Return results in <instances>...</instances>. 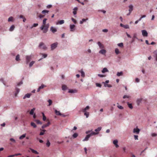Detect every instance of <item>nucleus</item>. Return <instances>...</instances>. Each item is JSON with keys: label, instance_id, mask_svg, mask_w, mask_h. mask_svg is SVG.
I'll use <instances>...</instances> for the list:
<instances>
[{"label": "nucleus", "instance_id": "obj_1", "mask_svg": "<svg viewBox=\"0 0 157 157\" xmlns=\"http://www.w3.org/2000/svg\"><path fill=\"white\" fill-rule=\"evenodd\" d=\"M47 21V19L44 18L42 21V25L40 27V29L43 31V33H46L48 31V29L49 25V24H46V21Z\"/></svg>", "mask_w": 157, "mask_h": 157}, {"label": "nucleus", "instance_id": "obj_2", "mask_svg": "<svg viewBox=\"0 0 157 157\" xmlns=\"http://www.w3.org/2000/svg\"><path fill=\"white\" fill-rule=\"evenodd\" d=\"M89 106H87L85 108L82 109V110H81V111L84 113V115L86 116V118H88L89 116V113L86 111L89 110Z\"/></svg>", "mask_w": 157, "mask_h": 157}, {"label": "nucleus", "instance_id": "obj_3", "mask_svg": "<svg viewBox=\"0 0 157 157\" xmlns=\"http://www.w3.org/2000/svg\"><path fill=\"white\" fill-rule=\"evenodd\" d=\"M98 134V132H92L91 133H90L89 134H88V135L86 136V137H85V138H84V139H83V141H86L88 140V139H89V138H90V137L93 135H97Z\"/></svg>", "mask_w": 157, "mask_h": 157}, {"label": "nucleus", "instance_id": "obj_4", "mask_svg": "<svg viewBox=\"0 0 157 157\" xmlns=\"http://www.w3.org/2000/svg\"><path fill=\"white\" fill-rule=\"evenodd\" d=\"M39 47L40 49H42L44 50H45L47 49V47H46L45 45L43 42H40L39 45Z\"/></svg>", "mask_w": 157, "mask_h": 157}, {"label": "nucleus", "instance_id": "obj_5", "mask_svg": "<svg viewBox=\"0 0 157 157\" xmlns=\"http://www.w3.org/2000/svg\"><path fill=\"white\" fill-rule=\"evenodd\" d=\"M47 121H48L47 123L46 124H43V125L42 126V127H41V128L42 129H44V128L49 126V125H50V122H49L48 119L47 120Z\"/></svg>", "mask_w": 157, "mask_h": 157}, {"label": "nucleus", "instance_id": "obj_6", "mask_svg": "<svg viewBox=\"0 0 157 157\" xmlns=\"http://www.w3.org/2000/svg\"><path fill=\"white\" fill-rule=\"evenodd\" d=\"M57 43H56L54 44H53L51 45V50H53L55 49L56 47H57Z\"/></svg>", "mask_w": 157, "mask_h": 157}, {"label": "nucleus", "instance_id": "obj_7", "mask_svg": "<svg viewBox=\"0 0 157 157\" xmlns=\"http://www.w3.org/2000/svg\"><path fill=\"white\" fill-rule=\"evenodd\" d=\"M142 35L144 36H147V33L145 30H142Z\"/></svg>", "mask_w": 157, "mask_h": 157}, {"label": "nucleus", "instance_id": "obj_8", "mask_svg": "<svg viewBox=\"0 0 157 157\" xmlns=\"http://www.w3.org/2000/svg\"><path fill=\"white\" fill-rule=\"evenodd\" d=\"M26 62H27V63H28L30 62V60L31 59V56H26Z\"/></svg>", "mask_w": 157, "mask_h": 157}, {"label": "nucleus", "instance_id": "obj_9", "mask_svg": "<svg viewBox=\"0 0 157 157\" xmlns=\"http://www.w3.org/2000/svg\"><path fill=\"white\" fill-rule=\"evenodd\" d=\"M140 129L138 128H135L133 129V132L136 133L137 134L139 133Z\"/></svg>", "mask_w": 157, "mask_h": 157}, {"label": "nucleus", "instance_id": "obj_10", "mask_svg": "<svg viewBox=\"0 0 157 157\" xmlns=\"http://www.w3.org/2000/svg\"><path fill=\"white\" fill-rule=\"evenodd\" d=\"M64 23V20H61L59 21H57V23H56V25H62Z\"/></svg>", "mask_w": 157, "mask_h": 157}, {"label": "nucleus", "instance_id": "obj_11", "mask_svg": "<svg viewBox=\"0 0 157 157\" xmlns=\"http://www.w3.org/2000/svg\"><path fill=\"white\" fill-rule=\"evenodd\" d=\"M46 87L44 85V84H41V86H39L37 90V92H39L41 89H43L44 87Z\"/></svg>", "mask_w": 157, "mask_h": 157}, {"label": "nucleus", "instance_id": "obj_12", "mask_svg": "<svg viewBox=\"0 0 157 157\" xmlns=\"http://www.w3.org/2000/svg\"><path fill=\"white\" fill-rule=\"evenodd\" d=\"M113 143L114 144V145H115L116 147L117 148L119 147V146L117 144L118 143V141L117 140H115L113 141Z\"/></svg>", "mask_w": 157, "mask_h": 157}, {"label": "nucleus", "instance_id": "obj_13", "mask_svg": "<svg viewBox=\"0 0 157 157\" xmlns=\"http://www.w3.org/2000/svg\"><path fill=\"white\" fill-rule=\"evenodd\" d=\"M50 31H52V33H54L55 32L57 31V29L53 27H51V28H50Z\"/></svg>", "mask_w": 157, "mask_h": 157}, {"label": "nucleus", "instance_id": "obj_14", "mask_svg": "<svg viewBox=\"0 0 157 157\" xmlns=\"http://www.w3.org/2000/svg\"><path fill=\"white\" fill-rule=\"evenodd\" d=\"M75 25H70V29H71V31H74L75 30Z\"/></svg>", "mask_w": 157, "mask_h": 157}, {"label": "nucleus", "instance_id": "obj_15", "mask_svg": "<svg viewBox=\"0 0 157 157\" xmlns=\"http://www.w3.org/2000/svg\"><path fill=\"white\" fill-rule=\"evenodd\" d=\"M99 52L102 54L104 55L106 53V51L105 49H101Z\"/></svg>", "mask_w": 157, "mask_h": 157}, {"label": "nucleus", "instance_id": "obj_16", "mask_svg": "<svg viewBox=\"0 0 157 157\" xmlns=\"http://www.w3.org/2000/svg\"><path fill=\"white\" fill-rule=\"evenodd\" d=\"M98 45L99 47L100 48L102 49L104 48V45L102 44L100 42H98Z\"/></svg>", "mask_w": 157, "mask_h": 157}, {"label": "nucleus", "instance_id": "obj_17", "mask_svg": "<svg viewBox=\"0 0 157 157\" xmlns=\"http://www.w3.org/2000/svg\"><path fill=\"white\" fill-rule=\"evenodd\" d=\"M79 72H80L81 73V76L83 78H84L85 77V73L83 71V70L81 69V71H79Z\"/></svg>", "mask_w": 157, "mask_h": 157}, {"label": "nucleus", "instance_id": "obj_18", "mask_svg": "<svg viewBox=\"0 0 157 157\" xmlns=\"http://www.w3.org/2000/svg\"><path fill=\"white\" fill-rule=\"evenodd\" d=\"M31 94H27L26 95L24 96V97H23V99H25L26 98H30V96H31Z\"/></svg>", "mask_w": 157, "mask_h": 157}, {"label": "nucleus", "instance_id": "obj_19", "mask_svg": "<svg viewBox=\"0 0 157 157\" xmlns=\"http://www.w3.org/2000/svg\"><path fill=\"white\" fill-rule=\"evenodd\" d=\"M128 8H129V12H130V13H131V12L133 10V6H132V5H130L128 6Z\"/></svg>", "mask_w": 157, "mask_h": 157}, {"label": "nucleus", "instance_id": "obj_20", "mask_svg": "<svg viewBox=\"0 0 157 157\" xmlns=\"http://www.w3.org/2000/svg\"><path fill=\"white\" fill-rule=\"evenodd\" d=\"M141 101H142V98H140L139 99H137V101H136V103H137V105H139L140 102H141Z\"/></svg>", "mask_w": 157, "mask_h": 157}, {"label": "nucleus", "instance_id": "obj_21", "mask_svg": "<svg viewBox=\"0 0 157 157\" xmlns=\"http://www.w3.org/2000/svg\"><path fill=\"white\" fill-rule=\"evenodd\" d=\"M74 11L73 12L74 15H75L77 13V11L78 10L77 7H75L74 9H73Z\"/></svg>", "mask_w": 157, "mask_h": 157}, {"label": "nucleus", "instance_id": "obj_22", "mask_svg": "<svg viewBox=\"0 0 157 157\" xmlns=\"http://www.w3.org/2000/svg\"><path fill=\"white\" fill-rule=\"evenodd\" d=\"M108 70L106 68H104L102 69V71H101V72L102 73H105L106 72H108Z\"/></svg>", "mask_w": 157, "mask_h": 157}, {"label": "nucleus", "instance_id": "obj_23", "mask_svg": "<svg viewBox=\"0 0 157 157\" xmlns=\"http://www.w3.org/2000/svg\"><path fill=\"white\" fill-rule=\"evenodd\" d=\"M35 108H33L31 110L29 114L30 115H33V114L34 111L35 110Z\"/></svg>", "mask_w": 157, "mask_h": 157}, {"label": "nucleus", "instance_id": "obj_24", "mask_svg": "<svg viewBox=\"0 0 157 157\" xmlns=\"http://www.w3.org/2000/svg\"><path fill=\"white\" fill-rule=\"evenodd\" d=\"M88 20V18H87L86 19H85L84 18H83V19H82V21H80V24H82L83 23V22H85V21H86V20Z\"/></svg>", "mask_w": 157, "mask_h": 157}, {"label": "nucleus", "instance_id": "obj_25", "mask_svg": "<svg viewBox=\"0 0 157 157\" xmlns=\"http://www.w3.org/2000/svg\"><path fill=\"white\" fill-rule=\"evenodd\" d=\"M31 151H32V153H34L35 154H39L38 153V152H37L36 151L34 150L33 149H30Z\"/></svg>", "mask_w": 157, "mask_h": 157}, {"label": "nucleus", "instance_id": "obj_26", "mask_svg": "<svg viewBox=\"0 0 157 157\" xmlns=\"http://www.w3.org/2000/svg\"><path fill=\"white\" fill-rule=\"evenodd\" d=\"M101 129V127H99L97 128V129H95V130H94V131H96V132L99 133V132H99V131H100Z\"/></svg>", "mask_w": 157, "mask_h": 157}, {"label": "nucleus", "instance_id": "obj_27", "mask_svg": "<svg viewBox=\"0 0 157 157\" xmlns=\"http://www.w3.org/2000/svg\"><path fill=\"white\" fill-rule=\"evenodd\" d=\"M55 113H56V115H61V113H60V112L57 111V110H55Z\"/></svg>", "mask_w": 157, "mask_h": 157}, {"label": "nucleus", "instance_id": "obj_28", "mask_svg": "<svg viewBox=\"0 0 157 157\" xmlns=\"http://www.w3.org/2000/svg\"><path fill=\"white\" fill-rule=\"evenodd\" d=\"M49 11L48 10H42V12H41V13H42L44 14V15H45V13H48Z\"/></svg>", "mask_w": 157, "mask_h": 157}, {"label": "nucleus", "instance_id": "obj_29", "mask_svg": "<svg viewBox=\"0 0 157 157\" xmlns=\"http://www.w3.org/2000/svg\"><path fill=\"white\" fill-rule=\"evenodd\" d=\"M14 28V25H12L11 26L10 28V30H9L10 31H12L13 30Z\"/></svg>", "mask_w": 157, "mask_h": 157}, {"label": "nucleus", "instance_id": "obj_30", "mask_svg": "<svg viewBox=\"0 0 157 157\" xmlns=\"http://www.w3.org/2000/svg\"><path fill=\"white\" fill-rule=\"evenodd\" d=\"M25 137V134H23V135L19 137V139L22 140Z\"/></svg>", "mask_w": 157, "mask_h": 157}, {"label": "nucleus", "instance_id": "obj_31", "mask_svg": "<svg viewBox=\"0 0 157 157\" xmlns=\"http://www.w3.org/2000/svg\"><path fill=\"white\" fill-rule=\"evenodd\" d=\"M31 125L34 128H36V125L34 122H31Z\"/></svg>", "mask_w": 157, "mask_h": 157}, {"label": "nucleus", "instance_id": "obj_32", "mask_svg": "<svg viewBox=\"0 0 157 157\" xmlns=\"http://www.w3.org/2000/svg\"><path fill=\"white\" fill-rule=\"evenodd\" d=\"M76 92V90H69V91H68V92L71 93H75Z\"/></svg>", "mask_w": 157, "mask_h": 157}, {"label": "nucleus", "instance_id": "obj_33", "mask_svg": "<svg viewBox=\"0 0 157 157\" xmlns=\"http://www.w3.org/2000/svg\"><path fill=\"white\" fill-rule=\"evenodd\" d=\"M40 130L43 131V132H40V136L43 135L44 134V132H45L46 131V130L44 129L42 130L40 129Z\"/></svg>", "mask_w": 157, "mask_h": 157}, {"label": "nucleus", "instance_id": "obj_34", "mask_svg": "<svg viewBox=\"0 0 157 157\" xmlns=\"http://www.w3.org/2000/svg\"><path fill=\"white\" fill-rule=\"evenodd\" d=\"M42 120H43V121H45L46 120V117L44 116V114L42 113Z\"/></svg>", "mask_w": 157, "mask_h": 157}, {"label": "nucleus", "instance_id": "obj_35", "mask_svg": "<svg viewBox=\"0 0 157 157\" xmlns=\"http://www.w3.org/2000/svg\"><path fill=\"white\" fill-rule=\"evenodd\" d=\"M67 89V86L65 85H63L62 86V89L63 90H65Z\"/></svg>", "mask_w": 157, "mask_h": 157}, {"label": "nucleus", "instance_id": "obj_36", "mask_svg": "<svg viewBox=\"0 0 157 157\" xmlns=\"http://www.w3.org/2000/svg\"><path fill=\"white\" fill-rule=\"evenodd\" d=\"M15 60H16V61H19L20 60L19 59V55H17L16 56V58H15Z\"/></svg>", "mask_w": 157, "mask_h": 157}, {"label": "nucleus", "instance_id": "obj_37", "mask_svg": "<svg viewBox=\"0 0 157 157\" xmlns=\"http://www.w3.org/2000/svg\"><path fill=\"white\" fill-rule=\"evenodd\" d=\"M128 105V107L130 109H132V104H129L128 102L127 103Z\"/></svg>", "mask_w": 157, "mask_h": 157}, {"label": "nucleus", "instance_id": "obj_38", "mask_svg": "<svg viewBox=\"0 0 157 157\" xmlns=\"http://www.w3.org/2000/svg\"><path fill=\"white\" fill-rule=\"evenodd\" d=\"M115 53L117 55L119 54L120 53V52L119 51V49L118 48H116L115 49Z\"/></svg>", "mask_w": 157, "mask_h": 157}, {"label": "nucleus", "instance_id": "obj_39", "mask_svg": "<svg viewBox=\"0 0 157 157\" xmlns=\"http://www.w3.org/2000/svg\"><path fill=\"white\" fill-rule=\"evenodd\" d=\"M35 121H36V122L37 124H42L41 122L38 120H35Z\"/></svg>", "mask_w": 157, "mask_h": 157}, {"label": "nucleus", "instance_id": "obj_40", "mask_svg": "<svg viewBox=\"0 0 157 157\" xmlns=\"http://www.w3.org/2000/svg\"><path fill=\"white\" fill-rule=\"evenodd\" d=\"M78 136V134L77 133H75L73 135V137L74 138H76Z\"/></svg>", "mask_w": 157, "mask_h": 157}, {"label": "nucleus", "instance_id": "obj_41", "mask_svg": "<svg viewBox=\"0 0 157 157\" xmlns=\"http://www.w3.org/2000/svg\"><path fill=\"white\" fill-rule=\"evenodd\" d=\"M117 45H118V46L122 48L123 47V43H120L119 44H118Z\"/></svg>", "mask_w": 157, "mask_h": 157}, {"label": "nucleus", "instance_id": "obj_42", "mask_svg": "<svg viewBox=\"0 0 157 157\" xmlns=\"http://www.w3.org/2000/svg\"><path fill=\"white\" fill-rule=\"evenodd\" d=\"M19 89L18 88L16 89V93H15V96H16L17 94L19 93Z\"/></svg>", "mask_w": 157, "mask_h": 157}, {"label": "nucleus", "instance_id": "obj_43", "mask_svg": "<svg viewBox=\"0 0 157 157\" xmlns=\"http://www.w3.org/2000/svg\"><path fill=\"white\" fill-rule=\"evenodd\" d=\"M10 141H11L12 142L15 143L16 142L15 140L13 138H11L10 139Z\"/></svg>", "mask_w": 157, "mask_h": 157}, {"label": "nucleus", "instance_id": "obj_44", "mask_svg": "<svg viewBox=\"0 0 157 157\" xmlns=\"http://www.w3.org/2000/svg\"><path fill=\"white\" fill-rule=\"evenodd\" d=\"M13 21V17H11L9 18V19H8V21L9 22Z\"/></svg>", "mask_w": 157, "mask_h": 157}, {"label": "nucleus", "instance_id": "obj_45", "mask_svg": "<svg viewBox=\"0 0 157 157\" xmlns=\"http://www.w3.org/2000/svg\"><path fill=\"white\" fill-rule=\"evenodd\" d=\"M117 76H119L121 75H122V72H118L117 73Z\"/></svg>", "mask_w": 157, "mask_h": 157}, {"label": "nucleus", "instance_id": "obj_46", "mask_svg": "<svg viewBox=\"0 0 157 157\" xmlns=\"http://www.w3.org/2000/svg\"><path fill=\"white\" fill-rule=\"evenodd\" d=\"M34 61H32V62L30 63H29V67H31L32 66L33 64H34Z\"/></svg>", "mask_w": 157, "mask_h": 157}, {"label": "nucleus", "instance_id": "obj_47", "mask_svg": "<svg viewBox=\"0 0 157 157\" xmlns=\"http://www.w3.org/2000/svg\"><path fill=\"white\" fill-rule=\"evenodd\" d=\"M50 143L49 141L48 140L47 142L46 143V145L47 147H49L50 146Z\"/></svg>", "mask_w": 157, "mask_h": 157}, {"label": "nucleus", "instance_id": "obj_48", "mask_svg": "<svg viewBox=\"0 0 157 157\" xmlns=\"http://www.w3.org/2000/svg\"><path fill=\"white\" fill-rule=\"evenodd\" d=\"M48 103H49V104H48V106H50V105H51L52 103V101L51 100L49 99L48 100Z\"/></svg>", "mask_w": 157, "mask_h": 157}, {"label": "nucleus", "instance_id": "obj_49", "mask_svg": "<svg viewBox=\"0 0 157 157\" xmlns=\"http://www.w3.org/2000/svg\"><path fill=\"white\" fill-rule=\"evenodd\" d=\"M38 24L37 23H34V25H33V26L31 27V28H33V27H36L38 26Z\"/></svg>", "mask_w": 157, "mask_h": 157}, {"label": "nucleus", "instance_id": "obj_50", "mask_svg": "<svg viewBox=\"0 0 157 157\" xmlns=\"http://www.w3.org/2000/svg\"><path fill=\"white\" fill-rule=\"evenodd\" d=\"M123 27L125 29H128L129 28V26L128 25H126L124 26Z\"/></svg>", "mask_w": 157, "mask_h": 157}, {"label": "nucleus", "instance_id": "obj_51", "mask_svg": "<svg viewBox=\"0 0 157 157\" xmlns=\"http://www.w3.org/2000/svg\"><path fill=\"white\" fill-rule=\"evenodd\" d=\"M71 20H72V21L75 24L76 23V21L74 18H72Z\"/></svg>", "mask_w": 157, "mask_h": 157}, {"label": "nucleus", "instance_id": "obj_52", "mask_svg": "<svg viewBox=\"0 0 157 157\" xmlns=\"http://www.w3.org/2000/svg\"><path fill=\"white\" fill-rule=\"evenodd\" d=\"M117 107L119 109H123V107L121 105H118Z\"/></svg>", "mask_w": 157, "mask_h": 157}, {"label": "nucleus", "instance_id": "obj_53", "mask_svg": "<svg viewBox=\"0 0 157 157\" xmlns=\"http://www.w3.org/2000/svg\"><path fill=\"white\" fill-rule=\"evenodd\" d=\"M92 132H94L92 131V130L88 131H87L86 132V134H88L90 133H90H91Z\"/></svg>", "mask_w": 157, "mask_h": 157}, {"label": "nucleus", "instance_id": "obj_54", "mask_svg": "<svg viewBox=\"0 0 157 157\" xmlns=\"http://www.w3.org/2000/svg\"><path fill=\"white\" fill-rule=\"evenodd\" d=\"M44 15H43L41 14H40L39 15V17L40 18H42L44 17Z\"/></svg>", "mask_w": 157, "mask_h": 157}, {"label": "nucleus", "instance_id": "obj_55", "mask_svg": "<svg viewBox=\"0 0 157 157\" xmlns=\"http://www.w3.org/2000/svg\"><path fill=\"white\" fill-rule=\"evenodd\" d=\"M96 86L99 87H101V84L99 83H96Z\"/></svg>", "mask_w": 157, "mask_h": 157}, {"label": "nucleus", "instance_id": "obj_56", "mask_svg": "<svg viewBox=\"0 0 157 157\" xmlns=\"http://www.w3.org/2000/svg\"><path fill=\"white\" fill-rule=\"evenodd\" d=\"M98 76L99 77L101 78L104 77L105 76V75H101V74H98Z\"/></svg>", "mask_w": 157, "mask_h": 157}, {"label": "nucleus", "instance_id": "obj_57", "mask_svg": "<svg viewBox=\"0 0 157 157\" xmlns=\"http://www.w3.org/2000/svg\"><path fill=\"white\" fill-rule=\"evenodd\" d=\"M104 86H107L109 87H111L112 86L110 84H105Z\"/></svg>", "mask_w": 157, "mask_h": 157}, {"label": "nucleus", "instance_id": "obj_58", "mask_svg": "<svg viewBox=\"0 0 157 157\" xmlns=\"http://www.w3.org/2000/svg\"><path fill=\"white\" fill-rule=\"evenodd\" d=\"M126 98H129L128 96L127 95H124V96H123V99H125Z\"/></svg>", "mask_w": 157, "mask_h": 157}, {"label": "nucleus", "instance_id": "obj_59", "mask_svg": "<svg viewBox=\"0 0 157 157\" xmlns=\"http://www.w3.org/2000/svg\"><path fill=\"white\" fill-rule=\"evenodd\" d=\"M41 55H42V56H43V58H45L47 57V55L46 54H42Z\"/></svg>", "mask_w": 157, "mask_h": 157}, {"label": "nucleus", "instance_id": "obj_60", "mask_svg": "<svg viewBox=\"0 0 157 157\" xmlns=\"http://www.w3.org/2000/svg\"><path fill=\"white\" fill-rule=\"evenodd\" d=\"M108 31V30L107 29H103L102 30V32L104 33H106Z\"/></svg>", "mask_w": 157, "mask_h": 157}, {"label": "nucleus", "instance_id": "obj_61", "mask_svg": "<svg viewBox=\"0 0 157 157\" xmlns=\"http://www.w3.org/2000/svg\"><path fill=\"white\" fill-rule=\"evenodd\" d=\"M138 136L137 135H134V139L135 140H138Z\"/></svg>", "mask_w": 157, "mask_h": 157}, {"label": "nucleus", "instance_id": "obj_62", "mask_svg": "<svg viewBox=\"0 0 157 157\" xmlns=\"http://www.w3.org/2000/svg\"><path fill=\"white\" fill-rule=\"evenodd\" d=\"M126 34L127 36L128 37V38H131V36H130V35L128 34L127 33H126Z\"/></svg>", "mask_w": 157, "mask_h": 157}, {"label": "nucleus", "instance_id": "obj_63", "mask_svg": "<svg viewBox=\"0 0 157 157\" xmlns=\"http://www.w3.org/2000/svg\"><path fill=\"white\" fill-rule=\"evenodd\" d=\"M156 136V134L155 133L152 134V136L153 137H155Z\"/></svg>", "mask_w": 157, "mask_h": 157}, {"label": "nucleus", "instance_id": "obj_64", "mask_svg": "<svg viewBox=\"0 0 157 157\" xmlns=\"http://www.w3.org/2000/svg\"><path fill=\"white\" fill-rule=\"evenodd\" d=\"M52 7V5H48L47 6V7L48 8H50Z\"/></svg>", "mask_w": 157, "mask_h": 157}]
</instances>
